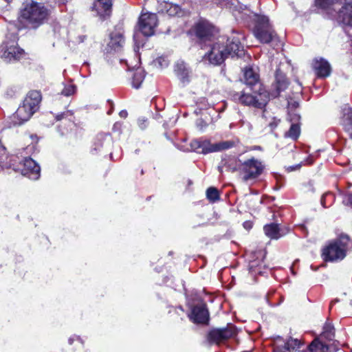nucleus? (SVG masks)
<instances>
[{
  "label": "nucleus",
  "mask_w": 352,
  "mask_h": 352,
  "mask_svg": "<svg viewBox=\"0 0 352 352\" xmlns=\"http://www.w3.org/2000/svg\"><path fill=\"white\" fill-rule=\"evenodd\" d=\"M244 54L243 47L239 38L233 37L228 38L225 45L219 43L213 44L210 50L203 56V60H208L210 64L218 65L228 57L239 58Z\"/></svg>",
  "instance_id": "nucleus-1"
},
{
  "label": "nucleus",
  "mask_w": 352,
  "mask_h": 352,
  "mask_svg": "<svg viewBox=\"0 0 352 352\" xmlns=\"http://www.w3.org/2000/svg\"><path fill=\"white\" fill-rule=\"evenodd\" d=\"M351 243L350 238L342 234L338 239L331 241L322 250V256L325 261L337 262L343 260L346 256Z\"/></svg>",
  "instance_id": "nucleus-2"
},
{
  "label": "nucleus",
  "mask_w": 352,
  "mask_h": 352,
  "mask_svg": "<svg viewBox=\"0 0 352 352\" xmlns=\"http://www.w3.org/2000/svg\"><path fill=\"white\" fill-rule=\"evenodd\" d=\"M42 99L41 94L36 90L29 91L23 100V104L16 110L14 118H19L20 121H13L14 125H20L28 121L31 116L38 110V104Z\"/></svg>",
  "instance_id": "nucleus-3"
},
{
  "label": "nucleus",
  "mask_w": 352,
  "mask_h": 352,
  "mask_svg": "<svg viewBox=\"0 0 352 352\" xmlns=\"http://www.w3.org/2000/svg\"><path fill=\"white\" fill-rule=\"evenodd\" d=\"M21 16L32 28H36L47 19L48 10L41 3L31 1L25 3Z\"/></svg>",
  "instance_id": "nucleus-4"
},
{
  "label": "nucleus",
  "mask_w": 352,
  "mask_h": 352,
  "mask_svg": "<svg viewBox=\"0 0 352 352\" xmlns=\"http://www.w3.org/2000/svg\"><path fill=\"white\" fill-rule=\"evenodd\" d=\"M254 34L261 43H269L276 34L270 24L269 18L265 15L255 14Z\"/></svg>",
  "instance_id": "nucleus-5"
},
{
  "label": "nucleus",
  "mask_w": 352,
  "mask_h": 352,
  "mask_svg": "<svg viewBox=\"0 0 352 352\" xmlns=\"http://www.w3.org/2000/svg\"><path fill=\"white\" fill-rule=\"evenodd\" d=\"M254 95L242 91L241 104L245 106H252L258 109H263L269 101L270 94L263 89L260 91H252Z\"/></svg>",
  "instance_id": "nucleus-6"
},
{
  "label": "nucleus",
  "mask_w": 352,
  "mask_h": 352,
  "mask_svg": "<svg viewBox=\"0 0 352 352\" xmlns=\"http://www.w3.org/2000/svg\"><path fill=\"white\" fill-rule=\"evenodd\" d=\"M236 333V327L232 324H228L224 328H214L208 335L207 339L210 344H219L223 340H228Z\"/></svg>",
  "instance_id": "nucleus-7"
},
{
  "label": "nucleus",
  "mask_w": 352,
  "mask_h": 352,
  "mask_svg": "<svg viewBox=\"0 0 352 352\" xmlns=\"http://www.w3.org/2000/svg\"><path fill=\"white\" fill-rule=\"evenodd\" d=\"M157 25L156 14H143L139 17L138 29L145 36H151L155 33V28Z\"/></svg>",
  "instance_id": "nucleus-8"
},
{
  "label": "nucleus",
  "mask_w": 352,
  "mask_h": 352,
  "mask_svg": "<svg viewBox=\"0 0 352 352\" xmlns=\"http://www.w3.org/2000/svg\"><path fill=\"white\" fill-rule=\"evenodd\" d=\"M15 171H19L31 179H37L40 176V166L30 157L25 158L19 165L16 166Z\"/></svg>",
  "instance_id": "nucleus-9"
},
{
  "label": "nucleus",
  "mask_w": 352,
  "mask_h": 352,
  "mask_svg": "<svg viewBox=\"0 0 352 352\" xmlns=\"http://www.w3.org/2000/svg\"><path fill=\"white\" fill-rule=\"evenodd\" d=\"M263 168L262 163L254 158L245 161L242 164L243 179L246 182L256 179L262 173Z\"/></svg>",
  "instance_id": "nucleus-10"
},
{
  "label": "nucleus",
  "mask_w": 352,
  "mask_h": 352,
  "mask_svg": "<svg viewBox=\"0 0 352 352\" xmlns=\"http://www.w3.org/2000/svg\"><path fill=\"white\" fill-rule=\"evenodd\" d=\"M213 28L208 21H201L195 25L194 30L200 42L205 43L210 41L213 35Z\"/></svg>",
  "instance_id": "nucleus-11"
},
{
  "label": "nucleus",
  "mask_w": 352,
  "mask_h": 352,
  "mask_svg": "<svg viewBox=\"0 0 352 352\" xmlns=\"http://www.w3.org/2000/svg\"><path fill=\"white\" fill-rule=\"evenodd\" d=\"M190 319L195 323L208 324L209 321V312L206 304L195 305L189 316Z\"/></svg>",
  "instance_id": "nucleus-12"
},
{
  "label": "nucleus",
  "mask_w": 352,
  "mask_h": 352,
  "mask_svg": "<svg viewBox=\"0 0 352 352\" xmlns=\"http://www.w3.org/2000/svg\"><path fill=\"white\" fill-rule=\"evenodd\" d=\"M124 43V38L122 32L113 31L109 34V42L105 48L107 53L120 52Z\"/></svg>",
  "instance_id": "nucleus-13"
},
{
  "label": "nucleus",
  "mask_w": 352,
  "mask_h": 352,
  "mask_svg": "<svg viewBox=\"0 0 352 352\" xmlns=\"http://www.w3.org/2000/svg\"><path fill=\"white\" fill-rule=\"evenodd\" d=\"M289 83L285 74L280 69H276L275 83L274 85L275 89L271 92L270 95L274 98H277L281 91H285L287 88Z\"/></svg>",
  "instance_id": "nucleus-14"
},
{
  "label": "nucleus",
  "mask_w": 352,
  "mask_h": 352,
  "mask_svg": "<svg viewBox=\"0 0 352 352\" xmlns=\"http://www.w3.org/2000/svg\"><path fill=\"white\" fill-rule=\"evenodd\" d=\"M243 76L245 83L250 87L252 91H260L265 89L258 80V75L252 68L246 69Z\"/></svg>",
  "instance_id": "nucleus-15"
},
{
  "label": "nucleus",
  "mask_w": 352,
  "mask_h": 352,
  "mask_svg": "<svg viewBox=\"0 0 352 352\" xmlns=\"http://www.w3.org/2000/svg\"><path fill=\"white\" fill-rule=\"evenodd\" d=\"M338 19L343 24L352 26V0H346L338 12Z\"/></svg>",
  "instance_id": "nucleus-16"
},
{
  "label": "nucleus",
  "mask_w": 352,
  "mask_h": 352,
  "mask_svg": "<svg viewBox=\"0 0 352 352\" xmlns=\"http://www.w3.org/2000/svg\"><path fill=\"white\" fill-rule=\"evenodd\" d=\"M2 50L3 53L1 57L8 62L12 60H19L24 54V50L23 49H21L14 45H8V44L6 43L3 44Z\"/></svg>",
  "instance_id": "nucleus-17"
},
{
  "label": "nucleus",
  "mask_w": 352,
  "mask_h": 352,
  "mask_svg": "<svg viewBox=\"0 0 352 352\" xmlns=\"http://www.w3.org/2000/svg\"><path fill=\"white\" fill-rule=\"evenodd\" d=\"M313 68L320 78H326L331 74V69L329 63L322 58L314 60Z\"/></svg>",
  "instance_id": "nucleus-18"
},
{
  "label": "nucleus",
  "mask_w": 352,
  "mask_h": 352,
  "mask_svg": "<svg viewBox=\"0 0 352 352\" xmlns=\"http://www.w3.org/2000/svg\"><path fill=\"white\" fill-rule=\"evenodd\" d=\"M16 160V156H8L6 148L3 146H0V167L2 168H12L14 170L16 165L12 163V161Z\"/></svg>",
  "instance_id": "nucleus-19"
},
{
  "label": "nucleus",
  "mask_w": 352,
  "mask_h": 352,
  "mask_svg": "<svg viewBox=\"0 0 352 352\" xmlns=\"http://www.w3.org/2000/svg\"><path fill=\"white\" fill-rule=\"evenodd\" d=\"M190 147L192 150L199 153H208L210 152L216 151L217 148H214L212 145L207 141H199L197 140H192L190 142Z\"/></svg>",
  "instance_id": "nucleus-20"
},
{
  "label": "nucleus",
  "mask_w": 352,
  "mask_h": 352,
  "mask_svg": "<svg viewBox=\"0 0 352 352\" xmlns=\"http://www.w3.org/2000/svg\"><path fill=\"white\" fill-rule=\"evenodd\" d=\"M175 71L177 75L180 78L182 82L185 83L190 81L189 69L184 61L177 63Z\"/></svg>",
  "instance_id": "nucleus-21"
},
{
  "label": "nucleus",
  "mask_w": 352,
  "mask_h": 352,
  "mask_svg": "<svg viewBox=\"0 0 352 352\" xmlns=\"http://www.w3.org/2000/svg\"><path fill=\"white\" fill-rule=\"evenodd\" d=\"M342 121L345 130L350 131L352 129V109L347 105H345L342 109Z\"/></svg>",
  "instance_id": "nucleus-22"
},
{
  "label": "nucleus",
  "mask_w": 352,
  "mask_h": 352,
  "mask_svg": "<svg viewBox=\"0 0 352 352\" xmlns=\"http://www.w3.org/2000/svg\"><path fill=\"white\" fill-rule=\"evenodd\" d=\"M265 234L271 239H278L282 236L280 233V229L277 223H270L265 225L263 228Z\"/></svg>",
  "instance_id": "nucleus-23"
},
{
  "label": "nucleus",
  "mask_w": 352,
  "mask_h": 352,
  "mask_svg": "<svg viewBox=\"0 0 352 352\" xmlns=\"http://www.w3.org/2000/svg\"><path fill=\"white\" fill-rule=\"evenodd\" d=\"M329 345L319 338L315 339L309 346L310 352H327Z\"/></svg>",
  "instance_id": "nucleus-24"
},
{
  "label": "nucleus",
  "mask_w": 352,
  "mask_h": 352,
  "mask_svg": "<svg viewBox=\"0 0 352 352\" xmlns=\"http://www.w3.org/2000/svg\"><path fill=\"white\" fill-rule=\"evenodd\" d=\"M335 337V329L333 325L329 323H325L323 327V331L321 333L320 338L327 341H332Z\"/></svg>",
  "instance_id": "nucleus-25"
},
{
  "label": "nucleus",
  "mask_w": 352,
  "mask_h": 352,
  "mask_svg": "<svg viewBox=\"0 0 352 352\" xmlns=\"http://www.w3.org/2000/svg\"><path fill=\"white\" fill-rule=\"evenodd\" d=\"M300 133V123H292L288 131L285 133V137L296 140Z\"/></svg>",
  "instance_id": "nucleus-26"
},
{
  "label": "nucleus",
  "mask_w": 352,
  "mask_h": 352,
  "mask_svg": "<svg viewBox=\"0 0 352 352\" xmlns=\"http://www.w3.org/2000/svg\"><path fill=\"white\" fill-rule=\"evenodd\" d=\"M166 12L171 16H182L184 15V10L176 4H167Z\"/></svg>",
  "instance_id": "nucleus-27"
},
{
  "label": "nucleus",
  "mask_w": 352,
  "mask_h": 352,
  "mask_svg": "<svg viewBox=\"0 0 352 352\" xmlns=\"http://www.w3.org/2000/svg\"><path fill=\"white\" fill-rule=\"evenodd\" d=\"M346 0H316V5L321 8L326 9L331 6H342Z\"/></svg>",
  "instance_id": "nucleus-28"
},
{
  "label": "nucleus",
  "mask_w": 352,
  "mask_h": 352,
  "mask_svg": "<svg viewBox=\"0 0 352 352\" xmlns=\"http://www.w3.org/2000/svg\"><path fill=\"white\" fill-rule=\"evenodd\" d=\"M96 6L98 9L103 10L104 14L109 16L112 6V0H97Z\"/></svg>",
  "instance_id": "nucleus-29"
},
{
  "label": "nucleus",
  "mask_w": 352,
  "mask_h": 352,
  "mask_svg": "<svg viewBox=\"0 0 352 352\" xmlns=\"http://www.w3.org/2000/svg\"><path fill=\"white\" fill-rule=\"evenodd\" d=\"M144 79V72L141 69L137 70L133 77L132 85L135 89L140 88L142 81Z\"/></svg>",
  "instance_id": "nucleus-30"
},
{
  "label": "nucleus",
  "mask_w": 352,
  "mask_h": 352,
  "mask_svg": "<svg viewBox=\"0 0 352 352\" xmlns=\"http://www.w3.org/2000/svg\"><path fill=\"white\" fill-rule=\"evenodd\" d=\"M207 199L212 202L220 199L219 192L217 188L214 187H209L206 190Z\"/></svg>",
  "instance_id": "nucleus-31"
},
{
  "label": "nucleus",
  "mask_w": 352,
  "mask_h": 352,
  "mask_svg": "<svg viewBox=\"0 0 352 352\" xmlns=\"http://www.w3.org/2000/svg\"><path fill=\"white\" fill-rule=\"evenodd\" d=\"M334 200V195L331 192H326L321 197V204L324 208L329 207Z\"/></svg>",
  "instance_id": "nucleus-32"
},
{
  "label": "nucleus",
  "mask_w": 352,
  "mask_h": 352,
  "mask_svg": "<svg viewBox=\"0 0 352 352\" xmlns=\"http://www.w3.org/2000/svg\"><path fill=\"white\" fill-rule=\"evenodd\" d=\"M76 86L74 85H69L65 86L61 91V94L65 96H69L74 94L76 91Z\"/></svg>",
  "instance_id": "nucleus-33"
},
{
  "label": "nucleus",
  "mask_w": 352,
  "mask_h": 352,
  "mask_svg": "<svg viewBox=\"0 0 352 352\" xmlns=\"http://www.w3.org/2000/svg\"><path fill=\"white\" fill-rule=\"evenodd\" d=\"M258 261H252L249 263V270L252 272L261 274V272L260 271V267H258Z\"/></svg>",
  "instance_id": "nucleus-34"
},
{
  "label": "nucleus",
  "mask_w": 352,
  "mask_h": 352,
  "mask_svg": "<svg viewBox=\"0 0 352 352\" xmlns=\"http://www.w3.org/2000/svg\"><path fill=\"white\" fill-rule=\"evenodd\" d=\"M232 145H233V144L230 142H222V143H220L218 144L212 145V146L214 147V148H217L216 149V151H219V150L227 149V148L231 147Z\"/></svg>",
  "instance_id": "nucleus-35"
},
{
  "label": "nucleus",
  "mask_w": 352,
  "mask_h": 352,
  "mask_svg": "<svg viewBox=\"0 0 352 352\" xmlns=\"http://www.w3.org/2000/svg\"><path fill=\"white\" fill-rule=\"evenodd\" d=\"M154 64H155V65H156L160 68H162L164 67H167L168 65V62L166 58H162V57H159L154 60Z\"/></svg>",
  "instance_id": "nucleus-36"
},
{
  "label": "nucleus",
  "mask_w": 352,
  "mask_h": 352,
  "mask_svg": "<svg viewBox=\"0 0 352 352\" xmlns=\"http://www.w3.org/2000/svg\"><path fill=\"white\" fill-rule=\"evenodd\" d=\"M289 121L292 123H300V116L295 112L289 111Z\"/></svg>",
  "instance_id": "nucleus-37"
},
{
  "label": "nucleus",
  "mask_w": 352,
  "mask_h": 352,
  "mask_svg": "<svg viewBox=\"0 0 352 352\" xmlns=\"http://www.w3.org/2000/svg\"><path fill=\"white\" fill-rule=\"evenodd\" d=\"M230 94L233 100L241 104V98H242V91L241 93H238L236 91H231Z\"/></svg>",
  "instance_id": "nucleus-38"
},
{
  "label": "nucleus",
  "mask_w": 352,
  "mask_h": 352,
  "mask_svg": "<svg viewBox=\"0 0 352 352\" xmlns=\"http://www.w3.org/2000/svg\"><path fill=\"white\" fill-rule=\"evenodd\" d=\"M287 106L289 111H292L293 110H295L299 107V102L291 99L290 100L288 101Z\"/></svg>",
  "instance_id": "nucleus-39"
},
{
  "label": "nucleus",
  "mask_w": 352,
  "mask_h": 352,
  "mask_svg": "<svg viewBox=\"0 0 352 352\" xmlns=\"http://www.w3.org/2000/svg\"><path fill=\"white\" fill-rule=\"evenodd\" d=\"M342 203L346 206L352 207V192L348 193L344 196Z\"/></svg>",
  "instance_id": "nucleus-40"
},
{
  "label": "nucleus",
  "mask_w": 352,
  "mask_h": 352,
  "mask_svg": "<svg viewBox=\"0 0 352 352\" xmlns=\"http://www.w3.org/2000/svg\"><path fill=\"white\" fill-rule=\"evenodd\" d=\"M72 115V113L71 111H64V112H63V113H61L60 114L56 115V120L57 121H60L62 119L65 118H67L68 116H70Z\"/></svg>",
  "instance_id": "nucleus-41"
},
{
  "label": "nucleus",
  "mask_w": 352,
  "mask_h": 352,
  "mask_svg": "<svg viewBox=\"0 0 352 352\" xmlns=\"http://www.w3.org/2000/svg\"><path fill=\"white\" fill-rule=\"evenodd\" d=\"M106 138H108V135H100L98 136L97 142L95 143V146H96L95 148H94L95 150H97L99 146H102V144L101 142H102V140H103Z\"/></svg>",
  "instance_id": "nucleus-42"
},
{
  "label": "nucleus",
  "mask_w": 352,
  "mask_h": 352,
  "mask_svg": "<svg viewBox=\"0 0 352 352\" xmlns=\"http://www.w3.org/2000/svg\"><path fill=\"white\" fill-rule=\"evenodd\" d=\"M197 126H199L200 129H202V127L204 126H206V124L204 123V120L202 119H199L197 120Z\"/></svg>",
  "instance_id": "nucleus-43"
},
{
  "label": "nucleus",
  "mask_w": 352,
  "mask_h": 352,
  "mask_svg": "<svg viewBox=\"0 0 352 352\" xmlns=\"http://www.w3.org/2000/svg\"><path fill=\"white\" fill-rule=\"evenodd\" d=\"M300 166H301V165H300V164H298V165H296V166H289V167L287 168V171H289H289H293V170H297V169L300 168Z\"/></svg>",
  "instance_id": "nucleus-44"
},
{
  "label": "nucleus",
  "mask_w": 352,
  "mask_h": 352,
  "mask_svg": "<svg viewBox=\"0 0 352 352\" xmlns=\"http://www.w3.org/2000/svg\"><path fill=\"white\" fill-rule=\"evenodd\" d=\"M119 115L121 118H126L128 116V113L126 110H122Z\"/></svg>",
  "instance_id": "nucleus-45"
},
{
  "label": "nucleus",
  "mask_w": 352,
  "mask_h": 352,
  "mask_svg": "<svg viewBox=\"0 0 352 352\" xmlns=\"http://www.w3.org/2000/svg\"><path fill=\"white\" fill-rule=\"evenodd\" d=\"M269 125L271 127L272 130H273L277 126V123L275 122H270Z\"/></svg>",
  "instance_id": "nucleus-46"
},
{
  "label": "nucleus",
  "mask_w": 352,
  "mask_h": 352,
  "mask_svg": "<svg viewBox=\"0 0 352 352\" xmlns=\"http://www.w3.org/2000/svg\"><path fill=\"white\" fill-rule=\"evenodd\" d=\"M243 226H244V228H246V229H248V228H250L251 227V226H250V223H248V222H245V223H243Z\"/></svg>",
  "instance_id": "nucleus-47"
},
{
  "label": "nucleus",
  "mask_w": 352,
  "mask_h": 352,
  "mask_svg": "<svg viewBox=\"0 0 352 352\" xmlns=\"http://www.w3.org/2000/svg\"><path fill=\"white\" fill-rule=\"evenodd\" d=\"M18 161H19V157H17V160L12 161V163L14 164L16 166H18V165H19V163L21 162H18Z\"/></svg>",
  "instance_id": "nucleus-48"
},
{
  "label": "nucleus",
  "mask_w": 352,
  "mask_h": 352,
  "mask_svg": "<svg viewBox=\"0 0 352 352\" xmlns=\"http://www.w3.org/2000/svg\"><path fill=\"white\" fill-rule=\"evenodd\" d=\"M73 342H74V340H73L72 338H69V343L70 344H72L73 343Z\"/></svg>",
  "instance_id": "nucleus-49"
},
{
  "label": "nucleus",
  "mask_w": 352,
  "mask_h": 352,
  "mask_svg": "<svg viewBox=\"0 0 352 352\" xmlns=\"http://www.w3.org/2000/svg\"><path fill=\"white\" fill-rule=\"evenodd\" d=\"M144 124V122H142V124H140L141 129H144V126H143Z\"/></svg>",
  "instance_id": "nucleus-50"
},
{
  "label": "nucleus",
  "mask_w": 352,
  "mask_h": 352,
  "mask_svg": "<svg viewBox=\"0 0 352 352\" xmlns=\"http://www.w3.org/2000/svg\"><path fill=\"white\" fill-rule=\"evenodd\" d=\"M80 41L82 42L84 38H85V36H84L83 38H82L81 36L80 37Z\"/></svg>",
  "instance_id": "nucleus-51"
},
{
  "label": "nucleus",
  "mask_w": 352,
  "mask_h": 352,
  "mask_svg": "<svg viewBox=\"0 0 352 352\" xmlns=\"http://www.w3.org/2000/svg\"><path fill=\"white\" fill-rule=\"evenodd\" d=\"M274 188H275L276 190H278V189L280 188V187H279V186H276Z\"/></svg>",
  "instance_id": "nucleus-52"
},
{
  "label": "nucleus",
  "mask_w": 352,
  "mask_h": 352,
  "mask_svg": "<svg viewBox=\"0 0 352 352\" xmlns=\"http://www.w3.org/2000/svg\"><path fill=\"white\" fill-rule=\"evenodd\" d=\"M219 171H221V167H219Z\"/></svg>",
  "instance_id": "nucleus-53"
}]
</instances>
